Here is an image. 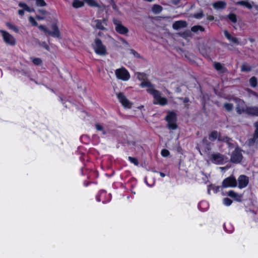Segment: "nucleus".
<instances>
[{
    "instance_id": "f257e3e1",
    "label": "nucleus",
    "mask_w": 258,
    "mask_h": 258,
    "mask_svg": "<svg viewBox=\"0 0 258 258\" xmlns=\"http://www.w3.org/2000/svg\"><path fill=\"white\" fill-rule=\"evenodd\" d=\"M140 86L143 88H147V91L152 95L154 98V103L160 105H165L167 100L165 97H162L160 92L155 89L153 85L149 81H144Z\"/></svg>"
},
{
    "instance_id": "f03ea898",
    "label": "nucleus",
    "mask_w": 258,
    "mask_h": 258,
    "mask_svg": "<svg viewBox=\"0 0 258 258\" xmlns=\"http://www.w3.org/2000/svg\"><path fill=\"white\" fill-rule=\"evenodd\" d=\"M92 47L96 54L100 55H104L106 54V47L99 39L96 38L95 39Z\"/></svg>"
},
{
    "instance_id": "7ed1b4c3",
    "label": "nucleus",
    "mask_w": 258,
    "mask_h": 258,
    "mask_svg": "<svg viewBox=\"0 0 258 258\" xmlns=\"http://www.w3.org/2000/svg\"><path fill=\"white\" fill-rule=\"evenodd\" d=\"M0 33L2 35L4 42L9 45L14 46L16 43V40L15 37L9 32L0 29Z\"/></svg>"
},
{
    "instance_id": "20e7f679",
    "label": "nucleus",
    "mask_w": 258,
    "mask_h": 258,
    "mask_svg": "<svg viewBox=\"0 0 258 258\" xmlns=\"http://www.w3.org/2000/svg\"><path fill=\"white\" fill-rule=\"evenodd\" d=\"M216 139H218L219 140H223L227 144L230 148H232L234 147V144L230 139L225 137L223 139H222L220 138L219 134L217 132L213 131L210 134L209 136V139L211 141H214Z\"/></svg>"
},
{
    "instance_id": "39448f33",
    "label": "nucleus",
    "mask_w": 258,
    "mask_h": 258,
    "mask_svg": "<svg viewBox=\"0 0 258 258\" xmlns=\"http://www.w3.org/2000/svg\"><path fill=\"white\" fill-rule=\"evenodd\" d=\"M115 74L117 79L124 81H126L130 78L128 72L124 68L116 69Z\"/></svg>"
},
{
    "instance_id": "423d86ee",
    "label": "nucleus",
    "mask_w": 258,
    "mask_h": 258,
    "mask_svg": "<svg viewBox=\"0 0 258 258\" xmlns=\"http://www.w3.org/2000/svg\"><path fill=\"white\" fill-rule=\"evenodd\" d=\"M113 22L115 25V30L117 33L122 35H125L128 32V29L123 26L120 21L114 19Z\"/></svg>"
},
{
    "instance_id": "0eeeda50",
    "label": "nucleus",
    "mask_w": 258,
    "mask_h": 258,
    "mask_svg": "<svg viewBox=\"0 0 258 258\" xmlns=\"http://www.w3.org/2000/svg\"><path fill=\"white\" fill-rule=\"evenodd\" d=\"M242 159L241 151L236 147L232 152L230 160L233 163H239Z\"/></svg>"
},
{
    "instance_id": "6e6552de",
    "label": "nucleus",
    "mask_w": 258,
    "mask_h": 258,
    "mask_svg": "<svg viewBox=\"0 0 258 258\" xmlns=\"http://www.w3.org/2000/svg\"><path fill=\"white\" fill-rule=\"evenodd\" d=\"M237 185V182L233 176H229L225 178L222 182V186L223 188L234 187Z\"/></svg>"
},
{
    "instance_id": "1a4fd4ad",
    "label": "nucleus",
    "mask_w": 258,
    "mask_h": 258,
    "mask_svg": "<svg viewBox=\"0 0 258 258\" xmlns=\"http://www.w3.org/2000/svg\"><path fill=\"white\" fill-rule=\"evenodd\" d=\"M166 120L168 122L169 128L175 130L177 127L176 124V114L173 112H169L166 116Z\"/></svg>"
},
{
    "instance_id": "9d476101",
    "label": "nucleus",
    "mask_w": 258,
    "mask_h": 258,
    "mask_svg": "<svg viewBox=\"0 0 258 258\" xmlns=\"http://www.w3.org/2000/svg\"><path fill=\"white\" fill-rule=\"evenodd\" d=\"M117 97L119 101L121 103L124 107L131 108L132 103L126 98L125 95L122 93L117 94Z\"/></svg>"
},
{
    "instance_id": "9b49d317",
    "label": "nucleus",
    "mask_w": 258,
    "mask_h": 258,
    "mask_svg": "<svg viewBox=\"0 0 258 258\" xmlns=\"http://www.w3.org/2000/svg\"><path fill=\"white\" fill-rule=\"evenodd\" d=\"M198 148L201 154H202V153H208L210 151V144L208 142L206 138H204L199 144Z\"/></svg>"
},
{
    "instance_id": "f8f14e48",
    "label": "nucleus",
    "mask_w": 258,
    "mask_h": 258,
    "mask_svg": "<svg viewBox=\"0 0 258 258\" xmlns=\"http://www.w3.org/2000/svg\"><path fill=\"white\" fill-rule=\"evenodd\" d=\"M228 161V158L225 157L223 155L216 153L212 155V161L216 164H222Z\"/></svg>"
},
{
    "instance_id": "ddd939ff",
    "label": "nucleus",
    "mask_w": 258,
    "mask_h": 258,
    "mask_svg": "<svg viewBox=\"0 0 258 258\" xmlns=\"http://www.w3.org/2000/svg\"><path fill=\"white\" fill-rule=\"evenodd\" d=\"M236 103V110L239 114L246 112V108H248L245 104L244 102L240 99H236L235 100Z\"/></svg>"
},
{
    "instance_id": "4468645a",
    "label": "nucleus",
    "mask_w": 258,
    "mask_h": 258,
    "mask_svg": "<svg viewBox=\"0 0 258 258\" xmlns=\"http://www.w3.org/2000/svg\"><path fill=\"white\" fill-rule=\"evenodd\" d=\"M95 26L96 28L101 30H106L107 26V20L103 19L102 20H96L94 22Z\"/></svg>"
},
{
    "instance_id": "2eb2a0df",
    "label": "nucleus",
    "mask_w": 258,
    "mask_h": 258,
    "mask_svg": "<svg viewBox=\"0 0 258 258\" xmlns=\"http://www.w3.org/2000/svg\"><path fill=\"white\" fill-rule=\"evenodd\" d=\"M238 187L239 188H243L245 187L248 183V178L247 176L244 175H241L238 178Z\"/></svg>"
},
{
    "instance_id": "dca6fc26",
    "label": "nucleus",
    "mask_w": 258,
    "mask_h": 258,
    "mask_svg": "<svg viewBox=\"0 0 258 258\" xmlns=\"http://www.w3.org/2000/svg\"><path fill=\"white\" fill-rule=\"evenodd\" d=\"M52 31H49L48 34L54 37H59L60 36V32L58 28L55 24H53L51 26Z\"/></svg>"
},
{
    "instance_id": "f3484780",
    "label": "nucleus",
    "mask_w": 258,
    "mask_h": 258,
    "mask_svg": "<svg viewBox=\"0 0 258 258\" xmlns=\"http://www.w3.org/2000/svg\"><path fill=\"white\" fill-rule=\"evenodd\" d=\"M187 24L184 21H177L173 24L172 27L175 30H178L186 27Z\"/></svg>"
},
{
    "instance_id": "a211bd4d",
    "label": "nucleus",
    "mask_w": 258,
    "mask_h": 258,
    "mask_svg": "<svg viewBox=\"0 0 258 258\" xmlns=\"http://www.w3.org/2000/svg\"><path fill=\"white\" fill-rule=\"evenodd\" d=\"M227 195L233 198L235 201L237 202H241L242 201V195L238 194L233 190H230L228 192Z\"/></svg>"
},
{
    "instance_id": "6ab92c4d",
    "label": "nucleus",
    "mask_w": 258,
    "mask_h": 258,
    "mask_svg": "<svg viewBox=\"0 0 258 258\" xmlns=\"http://www.w3.org/2000/svg\"><path fill=\"white\" fill-rule=\"evenodd\" d=\"M224 35L226 37V38L233 43L234 44L238 45L239 44V42L238 39L236 37L232 36L229 32L227 30H224Z\"/></svg>"
},
{
    "instance_id": "aec40b11",
    "label": "nucleus",
    "mask_w": 258,
    "mask_h": 258,
    "mask_svg": "<svg viewBox=\"0 0 258 258\" xmlns=\"http://www.w3.org/2000/svg\"><path fill=\"white\" fill-rule=\"evenodd\" d=\"M254 126L255 127V131L253 137L248 141L249 144L250 145L255 143L257 139H258V121L255 123Z\"/></svg>"
},
{
    "instance_id": "412c9836",
    "label": "nucleus",
    "mask_w": 258,
    "mask_h": 258,
    "mask_svg": "<svg viewBox=\"0 0 258 258\" xmlns=\"http://www.w3.org/2000/svg\"><path fill=\"white\" fill-rule=\"evenodd\" d=\"M246 113L252 115L258 116V107H248L246 108Z\"/></svg>"
},
{
    "instance_id": "4be33fe9",
    "label": "nucleus",
    "mask_w": 258,
    "mask_h": 258,
    "mask_svg": "<svg viewBox=\"0 0 258 258\" xmlns=\"http://www.w3.org/2000/svg\"><path fill=\"white\" fill-rule=\"evenodd\" d=\"M237 5H239L250 9L252 8L253 3H250L247 0L240 1L236 2Z\"/></svg>"
},
{
    "instance_id": "5701e85b",
    "label": "nucleus",
    "mask_w": 258,
    "mask_h": 258,
    "mask_svg": "<svg viewBox=\"0 0 258 258\" xmlns=\"http://www.w3.org/2000/svg\"><path fill=\"white\" fill-rule=\"evenodd\" d=\"M213 6L215 9H224L226 6V3L224 1H218L214 3Z\"/></svg>"
},
{
    "instance_id": "b1692460",
    "label": "nucleus",
    "mask_w": 258,
    "mask_h": 258,
    "mask_svg": "<svg viewBox=\"0 0 258 258\" xmlns=\"http://www.w3.org/2000/svg\"><path fill=\"white\" fill-rule=\"evenodd\" d=\"M72 6L74 8L78 9L83 7L84 6V3L80 0H74Z\"/></svg>"
},
{
    "instance_id": "393cba45",
    "label": "nucleus",
    "mask_w": 258,
    "mask_h": 258,
    "mask_svg": "<svg viewBox=\"0 0 258 258\" xmlns=\"http://www.w3.org/2000/svg\"><path fill=\"white\" fill-rule=\"evenodd\" d=\"M19 6L23 8L25 11L28 12H32L34 11V10L33 9L30 8L26 4L24 3H20L19 4Z\"/></svg>"
},
{
    "instance_id": "a878e982",
    "label": "nucleus",
    "mask_w": 258,
    "mask_h": 258,
    "mask_svg": "<svg viewBox=\"0 0 258 258\" xmlns=\"http://www.w3.org/2000/svg\"><path fill=\"white\" fill-rule=\"evenodd\" d=\"M137 78L138 79L141 81H143L141 84L144 81H148L146 80V75L144 73H137L136 74Z\"/></svg>"
},
{
    "instance_id": "bb28decb",
    "label": "nucleus",
    "mask_w": 258,
    "mask_h": 258,
    "mask_svg": "<svg viewBox=\"0 0 258 258\" xmlns=\"http://www.w3.org/2000/svg\"><path fill=\"white\" fill-rule=\"evenodd\" d=\"M152 11L155 14H159L160 13L162 10V8L158 5H154L153 7H152Z\"/></svg>"
},
{
    "instance_id": "cd10ccee",
    "label": "nucleus",
    "mask_w": 258,
    "mask_h": 258,
    "mask_svg": "<svg viewBox=\"0 0 258 258\" xmlns=\"http://www.w3.org/2000/svg\"><path fill=\"white\" fill-rule=\"evenodd\" d=\"M191 30L192 32L197 33L198 31L203 32L205 30V29L201 26L197 25L193 26L191 28Z\"/></svg>"
},
{
    "instance_id": "c85d7f7f",
    "label": "nucleus",
    "mask_w": 258,
    "mask_h": 258,
    "mask_svg": "<svg viewBox=\"0 0 258 258\" xmlns=\"http://www.w3.org/2000/svg\"><path fill=\"white\" fill-rule=\"evenodd\" d=\"M249 83L252 87H255L257 85V79L255 77H252L249 79Z\"/></svg>"
},
{
    "instance_id": "c756f323",
    "label": "nucleus",
    "mask_w": 258,
    "mask_h": 258,
    "mask_svg": "<svg viewBox=\"0 0 258 258\" xmlns=\"http://www.w3.org/2000/svg\"><path fill=\"white\" fill-rule=\"evenodd\" d=\"M215 68L219 71H220L221 72H224V67L220 63L216 62L214 64Z\"/></svg>"
},
{
    "instance_id": "7c9ffc66",
    "label": "nucleus",
    "mask_w": 258,
    "mask_h": 258,
    "mask_svg": "<svg viewBox=\"0 0 258 258\" xmlns=\"http://www.w3.org/2000/svg\"><path fill=\"white\" fill-rule=\"evenodd\" d=\"M227 17L233 23H235L237 22L236 16L234 14H230Z\"/></svg>"
},
{
    "instance_id": "2f4dec72",
    "label": "nucleus",
    "mask_w": 258,
    "mask_h": 258,
    "mask_svg": "<svg viewBox=\"0 0 258 258\" xmlns=\"http://www.w3.org/2000/svg\"><path fill=\"white\" fill-rule=\"evenodd\" d=\"M6 25L9 29L13 30L14 31H15L16 32H18L19 31V29H18V28L17 27H16L15 26L12 25V24H11L10 23H7L6 24Z\"/></svg>"
},
{
    "instance_id": "473e14b6",
    "label": "nucleus",
    "mask_w": 258,
    "mask_h": 258,
    "mask_svg": "<svg viewBox=\"0 0 258 258\" xmlns=\"http://www.w3.org/2000/svg\"><path fill=\"white\" fill-rule=\"evenodd\" d=\"M251 69V67L246 63L242 64L241 67V71L243 72H249Z\"/></svg>"
},
{
    "instance_id": "72a5a7b5",
    "label": "nucleus",
    "mask_w": 258,
    "mask_h": 258,
    "mask_svg": "<svg viewBox=\"0 0 258 258\" xmlns=\"http://www.w3.org/2000/svg\"><path fill=\"white\" fill-rule=\"evenodd\" d=\"M95 127H96V130L98 131H100L101 132V133L102 135H105L106 132L105 131H104L103 126L102 125H101L100 124H96L95 125Z\"/></svg>"
},
{
    "instance_id": "f704fd0d",
    "label": "nucleus",
    "mask_w": 258,
    "mask_h": 258,
    "mask_svg": "<svg viewBox=\"0 0 258 258\" xmlns=\"http://www.w3.org/2000/svg\"><path fill=\"white\" fill-rule=\"evenodd\" d=\"M193 17L196 19H200L204 17L203 12L201 11L196 14H195Z\"/></svg>"
},
{
    "instance_id": "c9c22d12",
    "label": "nucleus",
    "mask_w": 258,
    "mask_h": 258,
    "mask_svg": "<svg viewBox=\"0 0 258 258\" xmlns=\"http://www.w3.org/2000/svg\"><path fill=\"white\" fill-rule=\"evenodd\" d=\"M128 160L132 163H133L135 165L137 166L139 164V162L138 160L136 158L128 157Z\"/></svg>"
},
{
    "instance_id": "e433bc0d",
    "label": "nucleus",
    "mask_w": 258,
    "mask_h": 258,
    "mask_svg": "<svg viewBox=\"0 0 258 258\" xmlns=\"http://www.w3.org/2000/svg\"><path fill=\"white\" fill-rule=\"evenodd\" d=\"M223 204L226 206H229L231 205L232 203V201L229 198H224L223 200Z\"/></svg>"
},
{
    "instance_id": "4c0bfd02",
    "label": "nucleus",
    "mask_w": 258,
    "mask_h": 258,
    "mask_svg": "<svg viewBox=\"0 0 258 258\" xmlns=\"http://www.w3.org/2000/svg\"><path fill=\"white\" fill-rule=\"evenodd\" d=\"M36 3L37 6L39 7H44L46 5V4L44 0H36Z\"/></svg>"
},
{
    "instance_id": "58836bf2",
    "label": "nucleus",
    "mask_w": 258,
    "mask_h": 258,
    "mask_svg": "<svg viewBox=\"0 0 258 258\" xmlns=\"http://www.w3.org/2000/svg\"><path fill=\"white\" fill-rule=\"evenodd\" d=\"M224 107L225 109L227 111H230L233 108V105L232 104L230 103H225L224 105Z\"/></svg>"
},
{
    "instance_id": "ea45409f",
    "label": "nucleus",
    "mask_w": 258,
    "mask_h": 258,
    "mask_svg": "<svg viewBox=\"0 0 258 258\" xmlns=\"http://www.w3.org/2000/svg\"><path fill=\"white\" fill-rule=\"evenodd\" d=\"M32 61L34 63V64L36 65H39L41 64L42 60L39 58H34L32 59Z\"/></svg>"
},
{
    "instance_id": "a19ab883",
    "label": "nucleus",
    "mask_w": 258,
    "mask_h": 258,
    "mask_svg": "<svg viewBox=\"0 0 258 258\" xmlns=\"http://www.w3.org/2000/svg\"><path fill=\"white\" fill-rule=\"evenodd\" d=\"M161 154L163 157H166L169 155V152L166 149H163L161 151Z\"/></svg>"
},
{
    "instance_id": "79ce46f5",
    "label": "nucleus",
    "mask_w": 258,
    "mask_h": 258,
    "mask_svg": "<svg viewBox=\"0 0 258 258\" xmlns=\"http://www.w3.org/2000/svg\"><path fill=\"white\" fill-rule=\"evenodd\" d=\"M30 23L33 26H37V23L36 22L35 19L32 17H30L29 18Z\"/></svg>"
},
{
    "instance_id": "37998d69",
    "label": "nucleus",
    "mask_w": 258,
    "mask_h": 258,
    "mask_svg": "<svg viewBox=\"0 0 258 258\" xmlns=\"http://www.w3.org/2000/svg\"><path fill=\"white\" fill-rule=\"evenodd\" d=\"M38 28L40 30L44 31V32L48 34L49 30L44 26L43 25H39L38 26Z\"/></svg>"
},
{
    "instance_id": "c03bdc74",
    "label": "nucleus",
    "mask_w": 258,
    "mask_h": 258,
    "mask_svg": "<svg viewBox=\"0 0 258 258\" xmlns=\"http://www.w3.org/2000/svg\"><path fill=\"white\" fill-rule=\"evenodd\" d=\"M189 33H190L189 32H185L183 33L180 34V35L183 37H186L189 36Z\"/></svg>"
},
{
    "instance_id": "a18cd8bd",
    "label": "nucleus",
    "mask_w": 258,
    "mask_h": 258,
    "mask_svg": "<svg viewBox=\"0 0 258 258\" xmlns=\"http://www.w3.org/2000/svg\"><path fill=\"white\" fill-rule=\"evenodd\" d=\"M18 14L20 16H23L24 14V10H20L18 11Z\"/></svg>"
},
{
    "instance_id": "49530a36",
    "label": "nucleus",
    "mask_w": 258,
    "mask_h": 258,
    "mask_svg": "<svg viewBox=\"0 0 258 258\" xmlns=\"http://www.w3.org/2000/svg\"><path fill=\"white\" fill-rule=\"evenodd\" d=\"M36 18H37V19H38V20H42L44 19V18H45V16H40V15H37V16H36Z\"/></svg>"
},
{
    "instance_id": "de8ad7c7",
    "label": "nucleus",
    "mask_w": 258,
    "mask_h": 258,
    "mask_svg": "<svg viewBox=\"0 0 258 258\" xmlns=\"http://www.w3.org/2000/svg\"><path fill=\"white\" fill-rule=\"evenodd\" d=\"M211 189H214V187L212 185H210L208 186V192L210 194V191Z\"/></svg>"
},
{
    "instance_id": "09e8293b",
    "label": "nucleus",
    "mask_w": 258,
    "mask_h": 258,
    "mask_svg": "<svg viewBox=\"0 0 258 258\" xmlns=\"http://www.w3.org/2000/svg\"><path fill=\"white\" fill-rule=\"evenodd\" d=\"M39 12L43 15L45 16L47 14V12L44 10H40Z\"/></svg>"
},
{
    "instance_id": "8fccbe9b",
    "label": "nucleus",
    "mask_w": 258,
    "mask_h": 258,
    "mask_svg": "<svg viewBox=\"0 0 258 258\" xmlns=\"http://www.w3.org/2000/svg\"><path fill=\"white\" fill-rule=\"evenodd\" d=\"M207 19L209 21H212L214 19V17L213 16H208Z\"/></svg>"
},
{
    "instance_id": "3c124183",
    "label": "nucleus",
    "mask_w": 258,
    "mask_h": 258,
    "mask_svg": "<svg viewBox=\"0 0 258 258\" xmlns=\"http://www.w3.org/2000/svg\"><path fill=\"white\" fill-rule=\"evenodd\" d=\"M160 175L162 177H164L165 176V174L162 172H160Z\"/></svg>"
},
{
    "instance_id": "603ef678",
    "label": "nucleus",
    "mask_w": 258,
    "mask_h": 258,
    "mask_svg": "<svg viewBox=\"0 0 258 258\" xmlns=\"http://www.w3.org/2000/svg\"><path fill=\"white\" fill-rule=\"evenodd\" d=\"M44 47L45 48V49H46L47 50H48L49 47L47 45L45 44Z\"/></svg>"
},
{
    "instance_id": "864d4df0",
    "label": "nucleus",
    "mask_w": 258,
    "mask_h": 258,
    "mask_svg": "<svg viewBox=\"0 0 258 258\" xmlns=\"http://www.w3.org/2000/svg\"><path fill=\"white\" fill-rule=\"evenodd\" d=\"M249 40L251 42H253L254 41V39L252 38H249Z\"/></svg>"
},
{
    "instance_id": "5fc2aeb1",
    "label": "nucleus",
    "mask_w": 258,
    "mask_h": 258,
    "mask_svg": "<svg viewBox=\"0 0 258 258\" xmlns=\"http://www.w3.org/2000/svg\"><path fill=\"white\" fill-rule=\"evenodd\" d=\"M122 42H123V43H125V44H126V43H127L126 41L125 40H124V39H122Z\"/></svg>"
},
{
    "instance_id": "6e6d98bb",
    "label": "nucleus",
    "mask_w": 258,
    "mask_h": 258,
    "mask_svg": "<svg viewBox=\"0 0 258 258\" xmlns=\"http://www.w3.org/2000/svg\"><path fill=\"white\" fill-rule=\"evenodd\" d=\"M102 33H101V32H99V33H98V35H99V36H101V35H102Z\"/></svg>"
}]
</instances>
